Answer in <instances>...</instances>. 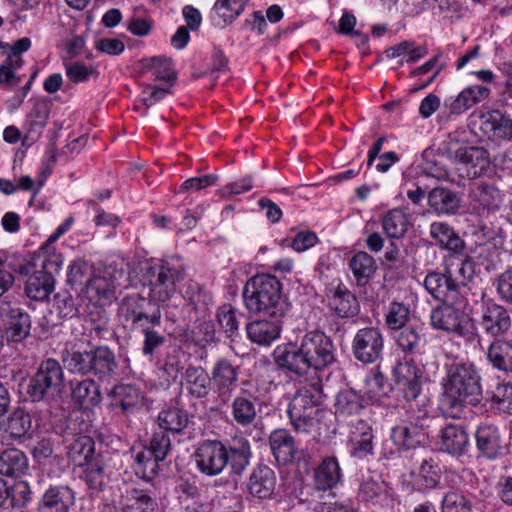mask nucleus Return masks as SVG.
I'll return each instance as SVG.
<instances>
[{"mask_svg": "<svg viewBox=\"0 0 512 512\" xmlns=\"http://www.w3.org/2000/svg\"><path fill=\"white\" fill-rule=\"evenodd\" d=\"M273 356L279 369L297 377L311 369L322 371L337 361L333 340L321 330L308 331L295 343L278 346Z\"/></svg>", "mask_w": 512, "mask_h": 512, "instance_id": "nucleus-1", "label": "nucleus"}, {"mask_svg": "<svg viewBox=\"0 0 512 512\" xmlns=\"http://www.w3.org/2000/svg\"><path fill=\"white\" fill-rule=\"evenodd\" d=\"M251 457V445L245 438L234 439L227 445L220 440H203L193 454L197 469L208 477L218 476L226 468L230 474L241 476Z\"/></svg>", "mask_w": 512, "mask_h": 512, "instance_id": "nucleus-2", "label": "nucleus"}, {"mask_svg": "<svg viewBox=\"0 0 512 512\" xmlns=\"http://www.w3.org/2000/svg\"><path fill=\"white\" fill-rule=\"evenodd\" d=\"M442 387V402L453 416L463 413L469 406L484 407L481 373L472 362L451 364Z\"/></svg>", "mask_w": 512, "mask_h": 512, "instance_id": "nucleus-3", "label": "nucleus"}, {"mask_svg": "<svg viewBox=\"0 0 512 512\" xmlns=\"http://www.w3.org/2000/svg\"><path fill=\"white\" fill-rule=\"evenodd\" d=\"M247 310L270 318H281L285 313L282 285L272 275L258 274L247 281L243 289Z\"/></svg>", "mask_w": 512, "mask_h": 512, "instance_id": "nucleus-4", "label": "nucleus"}, {"mask_svg": "<svg viewBox=\"0 0 512 512\" xmlns=\"http://www.w3.org/2000/svg\"><path fill=\"white\" fill-rule=\"evenodd\" d=\"M65 368L73 374H93L99 379H111L117 375L119 368L114 352L104 345L90 350L73 346L62 354Z\"/></svg>", "mask_w": 512, "mask_h": 512, "instance_id": "nucleus-5", "label": "nucleus"}, {"mask_svg": "<svg viewBox=\"0 0 512 512\" xmlns=\"http://www.w3.org/2000/svg\"><path fill=\"white\" fill-rule=\"evenodd\" d=\"M323 398V389L319 380L302 386L296 392L287 411L296 431L309 432L318 424L325 414Z\"/></svg>", "mask_w": 512, "mask_h": 512, "instance_id": "nucleus-6", "label": "nucleus"}, {"mask_svg": "<svg viewBox=\"0 0 512 512\" xmlns=\"http://www.w3.org/2000/svg\"><path fill=\"white\" fill-rule=\"evenodd\" d=\"M185 277L184 267L174 261L162 260L147 269L144 279L149 289V299L164 303L171 299L177 290V283Z\"/></svg>", "mask_w": 512, "mask_h": 512, "instance_id": "nucleus-7", "label": "nucleus"}, {"mask_svg": "<svg viewBox=\"0 0 512 512\" xmlns=\"http://www.w3.org/2000/svg\"><path fill=\"white\" fill-rule=\"evenodd\" d=\"M64 387V371L59 361L43 360L30 378L27 394L33 402L50 401L60 395Z\"/></svg>", "mask_w": 512, "mask_h": 512, "instance_id": "nucleus-8", "label": "nucleus"}, {"mask_svg": "<svg viewBox=\"0 0 512 512\" xmlns=\"http://www.w3.org/2000/svg\"><path fill=\"white\" fill-rule=\"evenodd\" d=\"M455 174L461 179H477L491 170L490 152L481 146H460L447 151Z\"/></svg>", "mask_w": 512, "mask_h": 512, "instance_id": "nucleus-9", "label": "nucleus"}, {"mask_svg": "<svg viewBox=\"0 0 512 512\" xmlns=\"http://www.w3.org/2000/svg\"><path fill=\"white\" fill-rule=\"evenodd\" d=\"M415 361L398 362L392 371L395 389L407 402L416 401L422 391L423 370Z\"/></svg>", "mask_w": 512, "mask_h": 512, "instance_id": "nucleus-10", "label": "nucleus"}, {"mask_svg": "<svg viewBox=\"0 0 512 512\" xmlns=\"http://www.w3.org/2000/svg\"><path fill=\"white\" fill-rule=\"evenodd\" d=\"M424 287L434 299L442 303L467 304L450 269H446L444 273L429 272L424 279Z\"/></svg>", "mask_w": 512, "mask_h": 512, "instance_id": "nucleus-11", "label": "nucleus"}, {"mask_svg": "<svg viewBox=\"0 0 512 512\" xmlns=\"http://www.w3.org/2000/svg\"><path fill=\"white\" fill-rule=\"evenodd\" d=\"M384 338L376 327H365L357 331L352 340V353L363 364L375 363L382 357Z\"/></svg>", "mask_w": 512, "mask_h": 512, "instance_id": "nucleus-12", "label": "nucleus"}, {"mask_svg": "<svg viewBox=\"0 0 512 512\" xmlns=\"http://www.w3.org/2000/svg\"><path fill=\"white\" fill-rule=\"evenodd\" d=\"M479 325L493 339L502 338L512 329V312L494 300H488L482 306Z\"/></svg>", "mask_w": 512, "mask_h": 512, "instance_id": "nucleus-13", "label": "nucleus"}, {"mask_svg": "<svg viewBox=\"0 0 512 512\" xmlns=\"http://www.w3.org/2000/svg\"><path fill=\"white\" fill-rule=\"evenodd\" d=\"M466 304L443 303L435 307L430 314L431 326L436 330L455 333L465 336L467 334L465 315L463 309Z\"/></svg>", "mask_w": 512, "mask_h": 512, "instance_id": "nucleus-14", "label": "nucleus"}, {"mask_svg": "<svg viewBox=\"0 0 512 512\" xmlns=\"http://www.w3.org/2000/svg\"><path fill=\"white\" fill-rule=\"evenodd\" d=\"M3 316L4 338L7 343H23L31 333L32 319L30 314L23 308L11 307L1 308Z\"/></svg>", "mask_w": 512, "mask_h": 512, "instance_id": "nucleus-15", "label": "nucleus"}, {"mask_svg": "<svg viewBox=\"0 0 512 512\" xmlns=\"http://www.w3.org/2000/svg\"><path fill=\"white\" fill-rule=\"evenodd\" d=\"M425 421L426 411L416 421L410 420L395 426L391 432V438L395 445L406 450L427 445L429 434Z\"/></svg>", "mask_w": 512, "mask_h": 512, "instance_id": "nucleus-16", "label": "nucleus"}, {"mask_svg": "<svg viewBox=\"0 0 512 512\" xmlns=\"http://www.w3.org/2000/svg\"><path fill=\"white\" fill-rule=\"evenodd\" d=\"M239 368L227 359H219L211 370V383L221 403L226 404L238 382Z\"/></svg>", "mask_w": 512, "mask_h": 512, "instance_id": "nucleus-17", "label": "nucleus"}, {"mask_svg": "<svg viewBox=\"0 0 512 512\" xmlns=\"http://www.w3.org/2000/svg\"><path fill=\"white\" fill-rule=\"evenodd\" d=\"M427 204L438 216H453L461 209L462 199L458 192L438 185L427 192Z\"/></svg>", "mask_w": 512, "mask_h": 512, "instance_id": "nucleus-18", "label": "nucleus"}, {"mask_svg": "<svg viewBox=\"0 0 512 512\" xmlns=\"http://www.w3.org/2000/svg\"><path fill=\"white\" fill-rule=\"evenodd\" d=\"M137 330L143 335V355L152 358L167 340V331L162 324L160 308L156 307L153 309L150 321L145 325H141Z\"/></svg>", "mask_w": 512, "mask_h": 512, "instance_id": "nucleus-19", "label": "nucleus"}, {"mask_svg": "<svg viewBox=\"0 0 512 512\" xmlns=\"http://www.w3.org/2000/svg\"><path fill=\"white\" fill-rule=\"evenodd\" d=\"M277 477L275 471L266 464H257L251 471L247 491L258 499H270L275 493Z\"/></svg>", "mask_w": 512, "mask_h": 512, "instance_id": "nucleus-20", "label": "nucleus"}, {"mask_svg": "<svg viewBox=\"0 0 512 512\" xmlns=\"http://www.w3.org/2000/svg\"><path fill=\"white\" fill-rule=\"evenodd\" d=\"M365 401L361 394L354 389L341 390L335 398V415L337 419L347 425L356 424L355 419L365 409Z\"/></svg>", "mask_w": 512, "mask_h": 512, "instance_id": "nucleus-21", "label": "nucleus"}, {"mask_svg": "<svg viewBox=\"0 0 512 512\" xmlns=\"http://www.w3.org/2000/svg\"><path fill=\"white\" fill-rule=\"evenodd\" d=\"M158 503L155 493L149 489L130 488L121 494L118 512H156Z\"/></svg>", "mask_w": 512, "mask_h": 512, "instance_id": "nucleus-22", "label": "nucleus"}, {"mask_svg": "<svg viewBox=\"0 0 512 512\" xmlns=\"http://www.w3.org/2000/svg\"><path fill=\"white\" fill-rule=\"evenodd\" d=\"M151 300L139 294L126 296L120 305L119 312L124 320L131 324L132 328L138 329L145 325L152 317Z\"/></svg>", "mask_w": 512, "mask_h": 512, "instance_id": "nucleus-23", "label": "nucleus"}, {"mask_svg": "<svg viewBox=\"0 0 512 512\" xmlns=\"http://www.w3.org/2000/svg\"><path fill=\"white\" fill-rule=\"evenodd\" d=\"M343 474L336 457L327 456L313 470V488L318 492H327L335 488Z\"/></svg>", "mask_w": 512, "mask_h": 512, "instance_id": "nucleus-24", "label": "nucleus"}, {"mask_svg": "<svg viewBox=\"0 0 512 512\" xmlns=\"http://www.w3.org/2000/svg\"><path fill=\"white\" fill-rule=\"evenodd\" d=\"M440 449L460 457L468 451L470 439L466 428L460 424H447L440 430Z\"/></svg>", "mask_w": 512, "mask_h": 512, "instance_id": "nucleus-25", "label": "nucleus"}, {"mask_svg": "<svg viewBox=\"0 0 512 512\" xmlns=\"http://www.w3.org/2000/svg\"><path fill=\"white\" fill-rule=\"evenodd\" d=\"M429 234L441 249L447 250L458 256H463L465 254V241L448 223L441 221L431 223Z\"/></svg>", "mask_w": 512, "mask_h": 512, "instance_id": "nucleus-26", "label": "nucleus"}, {"mask_svg": "<svg viewBox=\"0 0 512 512\" xmlns=\"http://www.w3.org/2000/svg\"><path fill=\"white\" fill-rule=\"evenodd\" d=\"M75 504V493L68 486L50 487L40 499L38 512H69Z\"/></svg>", "mask_w": 512, "mask_h": 512, "instance_id": "nucleus-27", "label": "nucleus"}, {"mask_svg": "<svg viewBox=\"0 0 512 512\" xmlns=\"http://www.w3.org/2000/svg\"><path fill=\"white\" fill-rule=\"evenodd\" d=\"M269 446L279 465L291 464L296 457L297 447L294 437L286 429H275L269 435Z\"/></svg>", "mask_w": 512, "mask_h": 512, "instance_id": "nucleus-28", "label": "nucleus"}, {"mask_svg": "<svg viewBox=\"0 0 512 512\" xmlns=\"http://www.w3.org/2000/svg\"><path fill=\"white\" fill-rule=\"evenodd\" d=\"M260 401L246 390L234 397L231 402V416L234 422L241 427H249L257 419Z\"/></svg>", "mask_w": 512, "mask_h": 512, "instance_id": "nucleus-29", "label": "nucleus"}, {"mask_svg": "<svg viewBox=\"0 0 512 512\" xmlns=\"http://www.w3.org/2000/svg\"><path fill=\"white\" fill-rule=\"evenodd\" d=\"M32 427V417L29 412L23 408H16L5 419L0 422V430L7 438L13 440H22L29 437Z\"/></svg>", "mask_w": 512, "mask_h": 512, "instance_id": "nucleus-30", "label": "nucleus"}, {"mask_svg": "<svg viewBox=\"0 0 512 512\" xmlns=\"http://www.w3.org/2000/svg\"><path fill=\"white\" fill-rule=\"evenodd\" d=\"M182 386L195 398H205L211 390V379L201 366L188 365L182 375Z\"/></svg>", "mask_w": 512, "mask_h": 512, "instance_id": "nucleus-31", "label": "nucleus"}, {"mask_svg": "<svg viewBox=\"0 0 512 512\" xmlns=\"http://www.w3.org/2000/svg\"><path fill=\"white\" fill-rule=\"evenodd\" d=\"M485 356L494 369L512 373V341L504 337L493 339L485 351Z\"/></svg>", "mask_w": 512, "mask_h": 512, "instance_id": "nucleus-32", "label": "nucleus"}, {"mask_svg": "<svg viewBox=\"0 0 512 512\" xmlns=\"http://www.w3.org/2000/svg\"><path fill=\"white\" fill-rule=\"evenodd\" d=\"M280 318H272L271 320L258 319L249 322L246 325L248 338L261 346H269L280 336L281 327Z\"/></svg>", "mask_w": 512, "mask_h": 512, "instance_id": "nucleus-33", "label": "nucleus"}, {"mask_svg": "<svg viewBox=\"0 0 512 512\" xmlns=\"http://www.w3.org/2000/svg\"><path fill=\"white\" fill-rule=\"evenodd\" d=\"M478 451L487 458H495L501 449V435L494 424L481 423L475 432Z\"/></svg>", "mask_w": 512, "mask_h": 512, "instance_id": "nucleus-34", "label": "nucleus"}, {"mask_svg": "<svg viewBox=\"0 0 512 512\" xmlns=\"http://www.w3.org/2000/svg\"><path fill=\"white\" fill-rule=\"evenodd\" d=\"M373 432L369 424L357 419L351 430L350 442L352 444L351 455L363 459L373 454Z\"/></svg>", "mask_w": 512, "mask_h": 512, "instance_id": "nucleus-35", "label": "nucleus"}, {"mask_svg": "<svg viewBox=\"0 0 512 512\" xmlns=\"http://www.w3.org/2000/svg\"><path fill=\"white\" fill-rule=\"evenodd\" d=\"M68 458L77 466L84 467L85 465L101 458L100 455L95 454V442L87 435H78L67 446Z\"/></svg>", "mask_w": 512, "mask_h": 512, "instance_id": "nucleus-36", "label": "nucleus"}, {"mask_svg": "<svg viewBox=\"0 0 512 512\" xmlns=\"http://www.w3.org/2000/svg\"><path fill=\"white\" fill-rule=\"evenodd\" d=\"M71 396L74 403L84 410L94 408L102 400L100 387L92 379L77 382L72 389Z\"/></svg>", "mask_w": 512, "mask_h": 512, "instance_id": "nucleus-37", "label": "nucleus"}, {"mask_svg": "<svg viewBox=\"0 0 512 512\" xmlns=\"http://www.w3.org/2000/svg\"><path fill=\"white\" fill-rule=\"evenodd\" d=\"M469 197L488 211H496L502 203V194L493 184L480 182L469 189Z\"/></svg>", "mask_w": 512, "mask_h": 512, "instance_id": "nucleus-38", "label": "nucleus"}, {"mask_svg": "<svg viewBox=\"0 0 512 512\" xmlns=\"http://www.w3.org/2000/svg\"><path fill=\"white\" fill-rule=\"evenodd\" d=\"M329 306L341 318L353 317L359 312L356 296L345 286L339 285L329 301Z\"/></svg>", "mask_w": 512, "mask_h": 512, "instance_id": "nucleus-39", "label": "nucleus"}, {"mask_svg": "<svg viewBox=\"0 0 512 512\" xmlns=\"http://www.w3.org/2000/svg\"><path fill=\"white\" fill-rule=\"evenodd\" d=\"M29 468L25 453L19 449L11 448L0 454V474L6 477H19Z\"/></svg>", "mask_w": 512, "mask_h": 512, "instance_id": "nucleus-40", "label": "nucleus"}, {"mask_svg": "<svg viewBox=\"0 0 512 512\" xmlns=\"http://www.w3.org/2000/svg\"><path fill=\"white\" fill-rule=\"evenodd\" d=\"M490 89L485 85H474L465 88L451 101L449 109L452 114H461L480 101L488 98Z\"/></svg>", "mask_w": 512, "mask_h": 512, "instance_id": "nucleus-41", "label": "nucleus"}, {"mask_svg": "<svg viewBox=\"0 0 512 512\" xmlns=\"http://www.w3.org/2000/svg\"><path fill=\"white\" fill-rule=\"evenodd\" d=\"M484 125L495 139L512 141V118L506 113L500 110L489 111L485 116Z\"/></svg>", "mask_w": 512, "mask_h": 512, "instance_id": "nucleus-42", "label": "nucleus"}, {"mask_svg": "<svg viewBox=\"0 0 512 512\" xmlns=\"http://www.w3.org/2000/svg\"><path fill=\"white\" fill-rule=\"evenodd\" d=\"M115 288V279L109 272L93 273L84 294L90 300L110 299L114 295Z\"/></svg>", "mask_w": 512, "mask_h": 512, "instance_id": "nucleus-43", "label": "nucleus"}, {"mask_svg": "<svg viewBox=\"0 0 512 512\" xmlns=\"http://www.w3.org/2000/svg\"><path fill=\"white\" fill-rule=\"evenodd\" d=\"M93 273V266L90 263L84 260H76L69 265L66 282L73 291L82 294L85 292Z\"/></svg>", "mask_w": 512, "mask_h": 512, "instance_id": "nucleus-44", "label": "nucleus"}, {"mask_svg": "<svg viewBox=\"0 0 512 512\" xmlns=\"http://www.w3.org/2000/svg\"><path fill=\"white\" fill-rule=\"evenodd\" d=\"M349 267L358 286L366 285L376 272L375 259L367 252H357L350 260Z\"/></svg>", "mask_w": 512, "mask_h": 512, "instance_id": "nucleus-45", "label": "nucleus"}, {"mask_svg": "<svg viewBox=\"0 0 512 512\" xmlns=\"http://www.w3.org/2000/svg\"><path fill=\"white\" fill-rule=\"evenodd\" d=\"M185 368V355L180 348L169 350L160 362L159 370L168 384L175 383Z\"/></svg>", "mask_w": 512, "mask_h": 512, "instance_id": "nucleus-46", "label": "nucleus"}, {"mask_svg": "<svg viewBox=\"0 0 512 512\" xmlns=\"http://www.w3.org/2000/svg\"><path fill=\"white\" fill-rule=\"evenodd\" d=\"M55 279L51 276L36 271L30 276L25 285L27 297L35 301H43L48 298L54 288Z\"/></svg>", "mask_w": 512, "mask_h": 512, "instance_id": "nucleus-47", "label": "nucleus"}, {"mask_svg": "<svg viewBox=\"0 0 512 512\" xmlns=\"http://www.w3.org/2000/svg\"><path fill=\"white\" fill-rule=\"evenodd\" d=\"M382 227L389 238L400 239L408 230V215L401 209L389 210L382 217Z\"/></svg>", "mask_w": 512, "mask_h": 512, "instance_id": "nucleus-48", "label": "nucleus"}, {"mask_svg": "<svg viewBox=\"0 0 512 512\" xmlns=\"http://www.w3.org/2000/svg\"><path fill=\"white\" fill-rule=\"evenodd\" d=\"M157 419L160 428L174 434L183 431L189 423L187 412L177 407H169L162 410L158 414Z\"/></svg>", "mask_w": 512, "mask_h": 512, "instance_id": "nucleus-49", "label": "nucleus"}, {"mask_svg": "<svg viewBox=\"0 0 512 512\" xmlns=\"http://www.w3.org/2000/svg\"><path fill=\"white\" fill-rule=\"evenodd\" d=\"M397 346L406 355L417 356L421 354V348L424 346L425 340L419 333L418 329L412 326H406L398 330L395 336Z\"/></svg>", "mask_w": 512, "mask_h": 512, "instance_id": "nucleus-50", "label": "nucleus"}, {"mask_svg": "<svg viewBox=\"0 0 512 512\" xmlns=\"http://www.w3.org/2000/svg\"><path fill=\"white\" fill-rule=\"evenodd\" d=\"M162 460H157L150 452L141 449L134 455L133 468L138 477L143 480H152L160 470Z\"/></svg>", "mask_w": 512, "mask_h": 512, "instance_id": "nucleus-51", "label": "nucleus"}, {"mask_svg": "<svg viewBox=\"0 0 512 512\" xmlns=\"http://www.w3.org/2000/svg\"><path fill=\"white\" fill-rule=\"evenodd\" d=\"M84 467L82 479L91 490L100 491L107 486L109 477L105 471V463L102 457Z\"/></svg>", "mask_w": 512, "mask_h": 512, "instance_id": "nucleus-52", "label": "nucleus"}, {"mask_svg": "<svg viewBox=\"0 0 512 512\" xmlns=\"http://www.w3.org/2000/svg\"><path fill=\"white\" fill-rule=\"evenodd\" d=\"M486 395L492 406L498 411L512 415V383L500 382L495 388L487 390Z\"/></svg>", "mask_w": 512, "mask_h": 512, "instance_id": "nucleus-53", "label": "nucleus"}, {"mask_svg": "<svg viewBox=\"0 0 512 512\" xmlns=\"http://www.w3.org/2000/svg\"><path fill=\"white\" fill-rule=\"evenodd\" d=\"M358 497L367 503L380 504L387 499V485L373 478L364 479L360 484Z\"/></svg>", "mask_w": 512, "mask_h": 512, "instance_id": "nucleus-54", "label": "nucleus"}, {"mask_svg": "<svg viewBox=\"0 0 512 512\" xmlns=\"http://www.w3.org/2000/svg\"><path fill=\"white\" fill-rule=\"evenodd\" d=\"M143 69L152 73L158 80L173 81L176 78L172 60L163 56L142 60Z\"/></svg>", "mask_w": 512, "mask_h": 512, "instance_id": "nucleus-55", "label": "nucleus"}, {"mask_svg": "<svg viewBox=\"0 0 512 512\" xmlns=\"http://www.w3.org/2000/svg\"><path fill=\"white\" fill-rule=\"evenodd\" d=\"M248 2L249 0H217L213 10L225 23H232L241 15Z\"/></svg>", "mask_w": 512, "mask_h": 512, "instance_id": "nucleus-56", "label": "nucleus"}, {"mask_svg": "<svg viewBox=\"0 0 512 512\" xmlns=\"http://www.w3.org/2000/svg\"><path fill=\"white\" fill-rule=\"evenodd\" d=\"M217 320L228 338L238 335L239 320L237 310L231 304H224L217 310Z\"/></svg>", "mask_w": 512, "mask_h": 512, "instance_id": "nucleus-57", "label": "nucleus"}, {"mask_svg": "<svg viewBox=\"0 0 512 512\" xmlns=\"http://www.w3.org/2000/svg\"><path fill=\"white\" fill-rule=\"evenodd\" d=\"M142 449L150 452L157 460L164 461L172 449L170 437L165 431L156 432L150 439L149 446Z\"/></svg>", "mask_w": 512, "mask_h": 512, "instance_id": "nucleus-58", "label": "nucleus"}, {"mask_svg": "<svg viewBox=\"0 0 512 512\" xmlns=\"http://www.w3.org/2000/svg\"><path fill=\"white\" fill-rule=\"evenodd\" d=\"M365 383L369 386L365 393L371 400H379L382 397H388L392 390L387 379L380 372L367 377Z\"/></svg>", "mask_w": 512, "mask_h": 512, "instance_id": "nucleus-59", "label": "nucleus"}, {"mask_svg": "<svg viewBox=\"0 0 512 512\" xmlns=\"http://www.w3.org/2000/svg\"><path fill=\"white\" fill-rule=\"evenodd\" d=\"M460 259V264L453 274L454 281L458 285L461 293L467 287V285L473 280L475 276V262L474 260L466 255V253Z\"/></svg>", "mask_w": 512, "mask_h": 512, "instance_id": "nucleus-60", "label": "nucleus"}, {"mask_svg": "<svg viewBox=\"0 0 512 512\" xmlns=\"http://www.w3.org/2000/svg\"><path fill=\"white\" fill-rule=\"evenodd\" d=\"M442 512H472L471 502L463 494L449 491L443 497Z\"/></svg>", "mask_w": 512, "mask_h": 512, "instance_id": "nucleus-61", "label": "nucleus"}, {"mask_svg": "<svg viewBox=\"0 0 512 512\" xmlns=\"http://www.w3.org/2000/svg\"><path fill=\"white\" fill-rule=\"evenodd\" d=\"M115 398L112 405L120 407L123 412L130 411L136 405L138 392L131 386H119L113 390Z\"/></svg>", "mask_w": 512, "mask_h": 512, "instance_id": "nucleus-62", "label": "nucleus"}, {"mask_svg": "<svg viewBox=\"0 0 512 512\" xmlns=\"http://www.w3.org/2000/svg\"><path fill=\"white\" fill-rule=\"evenodd\" d=\"M409 309L404 304L393 302L386 316V324L392 330H400L406 327L409 319Z\"/></svg>", "mask_w": 512, "mask_h": 512, "instance_id": "nucleus-63", "label": "nucleus"}, {"mask_svg": "<svg viewBox=\"0 0 512 512\" xmlns=\"http://www.w3.org/2000/svg\"><path fill=\"white\" fill-rule=\"evenodd\" d=\"M495 287L500 300L512 306V266L497 276Z\"/></svg>", "mask_w": 512, "mask_h": 512, "instance_id": "nucleus-64", "label": "nucleus"}]
</instances>
